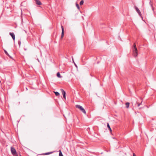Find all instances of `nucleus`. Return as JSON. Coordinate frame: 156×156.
<instances>
[{
	"label": "nucleus",
	"mask_w": 156,
	"mask_h": 156,
	"mask_svg": "<svg viewBox=\"0 0 156 156\" xmlns=\"http://www.w3.org/2000/svg\"><path fill=\"white\" fill-rule=\"evenodd\" d=\"M133 51L134 56L136 57L137 55V50L135 43L133 45Z\"/></svg>",
	"instance_id": "nucleus-1"
},
{
	"label": "nucleus",
	"mask_w": 156,
	"mask_h": 156,
	"mask_svg": "<svg viewBox=\"0 0 156 156\" xmlns=\"http://www.w3.org/2000/svg\"><path fill=\"white\" fill-rule=\"evenodd\" d=\"M76 107L79 109L80 111L82 112L85 114H86V112L84 108L81 106L80 105H76Z\"/></svg>",
	"instance_id": "nucleus-2"
},
{
	"label": "nucleus",
	"mask_w": 156,
	"mask_h": 156,
	"mask_svg": "<svg viewBox=\"0 0 156 156\" xmlns=\"http://www.w3.org/2000/svg\"><path fill=\"white\" fill-rule=\"evenodd\" d=\"M11 153L12 154H14L17 153L16 151L15 148L13 147H11Z\"/></svg>",
	"instance_id": "nucleus-3"
},
{
	"label": "nucleus",
	"mask_w": 156,
	"mask_h": 156,
	"mask_svg": "<svg viewBox=\"0 0 156 156\" xmlns=\"http://www.w3.org/2000/svg\"><path fill=\"white\" fill-rule=\"evenodd\" d=\"M135 9H136L137 12L139 14V15L141 17V12H140V10L138 9V8L136 6H135Z\"/></svg>",
	"instance_id": "nucleus-4"
},
{
	"label": "nucleus",
	"mask_w": 156,
	"mask_h": 156,
	"mask_svg": "<svg viewBox=\"0 0 156 156\" xmlns=\"http://www.w3.org/2000/svg\"><path fill=\"white\" fill-rule=\"evenodd\" d=\"M61 28H62V34H61V38H62L64 36V30L63 28V26H61Z\"/></svg>",
	"instance_id": "nucleus-5"
},
{
	"label": "nucleus",
	"mask_w": 156,
	"mask_h": 156,
	"mask_svg": "<svg viewBox=\"0 0 156 156\" xmlns=\"http://www.w3.org/2000/svg\"><path fill=\"white\" fill-rule=\"evenodd\" d=\"M9 35L12 37V38L14 41L15 40V35L13 33L10 32L9 33Z\"/></svg>",
	"instance_id": "nucleus-6"
},
{
	"label": "nucleus",
	"mask_w": 156,
	"mask_h": 156,
	"mask_svg": "<svg viewBox=\"0 0 156 156\" xmlns=\"http://www.w3.org/2000/svg\"><path fill=\"white\" fill-rule=\"evenodd\" d=\"M35 3L36 4L38 5H41L42 4L41 3L39 0H35Z\"/></svg>",
	"instance_id": "nucleus-7"
},
{
	"label": "nucleus",
	"mask_w": 156,
	"mask_h": 156,
	"mask_svg": "<svg viewBox=\"0 0 156 156\" xmlns=\"http://www.w3.org/2000/svg\"><path fill=\"white\" fill-rule=\"evenodd\" d=\"M107 127L108 128V129L111 132L112 131V130L108 123H107Z\"/></svg>",
	"instance_id": "nucleus-8"
},
{
	"label": "nucleus",
	"mask_w": 156,
	"mask_h": 156,
	"mask_svg": "<svg viewBox=\"0 0 156 156\" xmlns=\"http://www.w3.org/2000/svg\"><path fill=\"white\" fill-rule=\"evenodd\" d=\"M126 107L127 108H128L129 107V103L127 102L126 103Z\"/></svg>",
	"instance_id": "nucleus-9"
},
{
	"label": "nucleus",
	"mask_w": 156,
	"mask_h": 156,
	"mask_svg": "<svg viewBox=\"0 0 156 156\" xmlns=\"http://www.w3.org/2000/svg\"><path fill=\"white\" fill-rule=\"evenodd\" d=\"M52 153V152H48V153H43L42 154L43 155H48V154H51Z\"/></svg>",
	"instance_id": "nucleus-10"
},
{
	"label": "nucleus",
	"mask_w": 156,
	"mask_h": 156,
	"mask_svg": "<svg viewBox=\"0 0 156 156\" xmlns=\"http://www.w3.org/2000/svg\"><path fill=\"white\" fill-rule=\"evenodd\" d=\"M60 90L62 92V95L64 94H66V92L63 89H61Z\"/></svg>",
	"instance_id": "nucleus-11"
},
{
	"label": "nucleus",
	"mask_w": 156,
	"mask_h": 156,
	"mask_svg": "<svg viewBox=\"0 0 156 156\" xmlns=\"http://www.w3.org/2000/svg\"><path fill=\"white\" fill-rule=\"evenodd\" d=\"M57 76L58 78H61L62 77L61 76L59 72L57 73Z\"/></svg>",
	"instance_id": "nucleus-12"
},
{
	"label": "nucleus",
	"mask_w": 156,
	"mask_h": 156,
	"mask_svg": "<svg viewBox=\"0 0 156 156\" xmlns=\"http://www.w3.org/2000/svg\"><path fill=\"white\" fill-rule=\"evenodd\" d=\"M54 93L56 96H59L60 94L58 92H54Z\"/></svg>",
	"instance_id": "nucleus-13"
},
{
	"label": "nucleus",
	"mask_w": 156,
	"mask_h": 156,
	"mask_svg": "<svg viewBox=\"0 0 156 156\" xmlns=\"http://www.w3.org/2000/svg\"><path fill=\"white\" fill-rule=\"evenodd\" d=\"M4 52H5V53L8 56H9V57H10L11 58V56H10L9 55V54H8V53L5 50H4Z\"/></svg>",
	"instance_id": "nucleus-14"
},
{
	"label": "nucleus",
	"mask_w": 156,
	"mask_h": 156,
	"mask_svg": "<svg viewBox=\"0 0 156 156\" xmlns=\"http://www.w3.org/2000/svg\"><path fill=\"white\" fill-rule=\"evenodd\" d=\"M142 103V102L140 103H139L137 101L136 102V104L137 105V106L139 107L140 105H141Z\"/></svg>",
	"instance_id": "nucleus-15"
},
{
	"label": "nucleus",
	"mask_w": 156,
	"mask_h": 156,
	"mask_svg": "<svg viewBox=\"0 0 156 156\" xmlns=\"http://www.w3.org/2000/svg\"><path fill=\"white\" fill-rule=\"evenodd\" d=\"M83 2H84L83 1V0L81 1H80V5H82L83 4Z\"/></svg>",
	"instance_id": "nucleus-16"
},
{
	"label": "nucleus",
	"mask_w": 156,
	"mask_h": 156,
	"mask_svg": "<svg viewBox=\"0 0 156 156\" xmlns=\"http://www.w3.org/2000/svg\"><path fill=\"white\" fill-rule=\"evenodd\" d=\"M76 6L77 7V8L78 9H79L80 7H79V5L78 4H76Z\"/></svg>",
	"instance_id": "nucleus-17"
},
{
	"label": "nucleus",
	"mask_w": 156,
	"mask_h": 156,
	"mask_svg": "<svg viewBox=\"0 0 156 156\" xmlns=\"http://www.w3.org/2000/svg\"><path fill=\"white\" fill-rule=\"evenodd\" d=\"M18 43L19 45V46H20V44H21V41H20L19 40L18 41Z\"/></svg>",
	"instance_id": "nucleus-18"
},
{
	"label": "nucleus",
	"mask_w": 156,
	"mask_h": 156,
	"mask_svg": "<svg viewBox=\"0 0 156 156\" xmlns=\"http://www.w3.org/2000/svg\"><path fill=\"white\" fill-rule=\"evenodd\" d=\"M72 60H73V62H74L75 66L77 67V66L76 65L74 61V60H73V57H72Z\"/></svg>",
	"instance_id": "nucleus-19"
},
{
	"label": "nucleus",
	"mask_w": 156,
	"mask_h": 156,
	"mask_svg": "<svg viewBox=\"0 0 156 156\" xmlns=\"http://www.w3.org/2000/svg\"><path fill=\"white\" fill-rule=\"evenodd\" d=\"M14 156H18V154H17V153H16L14 154H12Z\"/></svg>",
	"instance_id": "nucleus-20"
},
{
	"label": "nucleus",
	"mask_w": 156,
	"mask_h": 156,
	"mask_svg": "<svg viewBox=\"0 0 156 156\" xmlns=\"http://www.w3.org/2000/svg\"><path fill=\"white\" fill-rule=\"evenodd\" d=\"M151 6L152 7V10L153 11H154V8L153 7V5H152V4H151Z\"/></svg>",
	"instance_id": "nucleus-21"
},
{
	"label": "nucleus",
	"mask_w": 156,
	"mask_h": 156,
	"mask_svg": "<svg viewBox=\"0 0 156 156\" xmlns=\"http://www.w3.org/2000/svg\"><path fill=\"white\" fill-rule=\"evenodd\" d=\"M149 4H150V5H151V4H151V1L150 0V2H149Z\"/></svg>",
	"instance_id": "nucleus-22"
},
{
	"label": "nucleus",
	"mask_w": 156,
	"mask_h": 156,
	"mask_svg": "<svg viewBox=\"0 0 156 156\" xmlns=\"http://www.w3.org/2000/svg\"><path fill=\"white\" fill-rule=\"evenodd\" d=\"M63 98L64 99H66V95L65 96H63Z\"/></svg>",
	"instance_id": "nucleus-23"
},
{
	"label": "nucleus",
	"mask_w": 156,
	"mask_h": 156,
	"mask_svg": "<svg viewBox=\"0 0 156 156\" xmlns=\"http://www.w3.org/2000/svg\"><path fill=\"white\" fill-rule=\"evenodd\" d=\"M133 156H136V155L134 153H133Z\"/></svg>",
	"instance_id": "nucleus-24"
},
{
	"label": "nucleus",
	"mask_w": 156,
	"mask_h": 156,
	"mask_svg": "<svg viewBox=\"0 0 156 156\" xmlns=\"http://www.w3.org/2000/svg\"><path fill=\"white\" fill-rule=\"evenodd\" d=\"M65 95H66V94H63V96H65Z\"/></svg>",
	"instance_id": "nucleus-25"
},
{
	"label": "nucleus",
	"mask_w": 156,
	"mask_h": 156,
	"mask_svg": "<svg viewBox=\"0 0 156 156\" xmlns=\"http://www.w3.org/2000/svg\"><path fill=\"white\" fill-rule=\"evenodd\" d=\"M26 89L27 90H28V89H27V87H26Z\"/></svg>",
	"instance_id": "nucleus-26"
},
{
	"label": "nucleus",
	"mask_w": 156,
	"mask_h": 156,
	"mask_svg": "<svg viewBox=\"0 0 156 156\" xmlns=\"http://www.w3.org/2000/svg\"><path fill=\"white\" fill-rule=\"evenodd\" d=\"M139 109H141V108H139Z\"/></svg>",
	"instance_id": "nucleus-27"
},
{
	"label": "nucleus",
	"mask_w": 156,
	"mask_h": 156,
	"mask_svg": "<svg viewBox=\"0 0 156 156\" xmlns=\"http://www.w3.org/2000/svg\"><path fill=\"white\" fill-rule=\"evenodd\" d=\"M20 156H22L20 154Z\"/></svg>",
	"instance_id": "nucleus-28"
}]
</instances>
